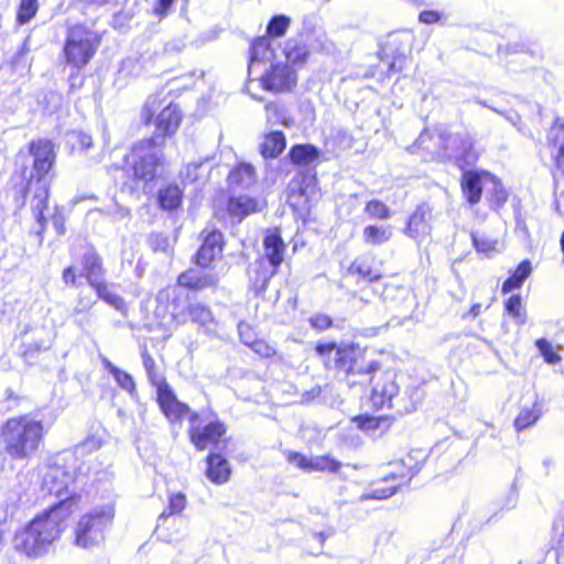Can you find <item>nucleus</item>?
Masks as SVG:
<instances>
[{
    "label": "nucleus",
    "mask_w": 564,
    "mask_h": 564,
    "mask_svg": "<svg viewBox=\"0 0 564 564\" xmlns=\"http://www.w3.org/2000/svg\"><path fill=\"white\" fill-rule=\"evenodd\" d=\"M104 365L108 372L113 377L117 384L124 390L132 399L137 398L138 392L133 377L105 359Z\"/></svg>",
    "instance_id": "31"
},
{
    "label": "nucleus",
    "mask_w": 564,
    "mask_h": 564,
    "mask_svg": "<svg viewBox=\"0 0 564 564\" xmlns=\"http://www.w3.org/2000/svg\"><path fill=\"white\" fill-rule=\"evenodd\" d=\"M286 63L285 59L276 61L261 75L260 82L265 90L288 91L296 85V74Z\"/></svg>",
    "instance_id": "15"
},
{
    "label": "nucleus",
    "mask_w": 564,
    "mask_h": 564,
    "mask_svg": "<svg viewBox=\"0 0 564 564\" xmlns=\"http://www.w3.org/2000/svg\"><path fill=\"white\" fill-rule=\"evenodd\" d=\"M364 210L370 218L378 220H387L392 214L390 208L379 199L367 202Z\"/></svg>",
    "instance_id": "40"
},
{
    "label": "nucleus",
    "mask_w": 564,
    "mask_h": 564,
    "mask_svg": "<svg viewBox=\"0 0 564 564\" xmlns=\"http://www.w3.org/2000/svg\"><path fill=\"white\" fill-rule=\"evenodd\" d=\"M265 109V117L268 122L271 124L282 123L284 126H290L289 119L285 117V110L282 106L274 104V102H268L264 107Z\"/></svg>",
    "instance_id": "44"
},
{
    "label": "nucleus",
    "mask_w": 564,
    "mask_h": 564,
    "mask_svg": "<svg viewBox=\"0 0 564 564\" xmlns=\"http://www.w3.org/2000/svg\"><path fill=\"white\" fill-rule=\"evenodd\" d=\"M288 462L291 464H294L296 467H299L302 470L310 471L311 469V457H307L301 453L297 452H288L286 453Z\"/></svg>",
    "instance_id": "56"
},
{
    "label": "nucleus",
    "mask_w": 564,
    "mask_h": 564,
    "mask_svg": "<svg viewBox=\"0 0 564 564\" xmlns=\"http://www.w3.org/2000/svg\"><path fill=\"white\" fill-rule=\"evenodd\" d=\"M308 322L311 326L317 330L328 329L333 324L332 318L328 315L322 313L311 316Z\"/></svg>",
    "instance_id": "58"
},
{
    "label": "nucleus",
    "mask_w": 564,
    "mask_h": 564,
    "mask_svg": "<svg viewBox=\"0 0 564 564\" xmlns=\"http://www.w3.org/2000/svg\"><path fill=\"white\" fill-rule=\"evenodd\" d=\"M432 208L429 204H420L408 220L405 235L421 240L430 236L432 226Z\"/></svg>",
    "instance_id": "18"
},
{
    "label": "nucleus",
    "mask_w": 564,
    "mask_h": 564,
    "mask_svg": "<svg viewBox=\"0 0 564 564\" xmlns=\"http://www.w3.org/2000/svg\"><path fill=\"white\" fill-rule=\"evenodd\" d=\"M535 346L547 364L555 365L561 361V357L553 349L552 344L545 338L538 339Z\"/></svg>",
    "instance_id": "47"
},
{
    "label": "nucleus",
    "mask_w": 564,
    "mask_h": 564,
    "mask_svg": "<svg viewBox=\"0 0 564 564\" xmlns=\"http://www.w3.org/2000/svg\"><path fill=\"white\" fill-rule=\"evenodd\" d=\"M36 332L39 333V337L35 338L34 343H31L30 346L36 351L48 349L54 338L53 330L47 327H42Z\"/></svg>",
    "instance_id": "50"
},
{
    "label": "nucleus",
    "mask_w": 564,
    "mask_h": 564,
    "mask_svg": "<svg viewBox=\"0 0 564 564\" xmlns=\"http://www.w3.org/2000/svg\"><path fill=\"white\" fill-rule=\"evenodd\" d=\"M161 100L158 95L150 96L141 111V118L145 123H149L154 117L156 110L161 107Z\"/></svg>",
    "instance_id": "52"
},
{
    "label": "nucleus",
    "mask_w": 564,
    "mask_h": 564,
    "mask_svg": "<svg viewBox=\"0 0 564 564\" xmlns=\"http://www.w3.org/2000/svg\"><path fill=\"white\" fill-rule=\"evenodd\" d=\"M30 154L33 156V172L28 183L26 192L32 194L31 208L41 236L46 226L44 210L47 207L50 196V183L47 174L54 165V145L48 140H37L30 143Z\"/></svg>",
    "instance_id": "1"
},
{
    "label": "nucleus",
    "mask_w": 564,
    "mask_h": 564,
    "mask_svg": "<svg viewBox=\"0 0 564 564\" xmlns=\"http://www.w3.org/2000/svg\"><path fill=\"white\" fill-rule=\"evenodd\" d=\"M336 369L345 372L349 387L366 384L372 380V375L380 368L376 360L365 362L359 346L354 344L339 345L335 354Z\"/></svg>",
    "instance_id": "5"
},
{
    "label": "nucleus",
    "mask_w": 564,
    "mask_h": 564,
    "mask_svg": "<svg viewBox=\"0 0 564 564\" xmlns=\"http://www.w3.org/2000/svg\"><path fill=\"white\" fill-rule=\"evenodd\" d=\"M532 267L529 260H523L516 271L503 282L501 291L507 294L516 289H520L527 278L531 274Z\"/></svg>",
    "instance_id": "37"
},
{
    "label": "nucleus",
    "mask_w": 564,
    "mask_h": 564,
    "mask_svg": "<svg viewBox=\"0 0 564 564\" xmlns=\"http://www.w3.org/2000/svg\"><path fill=\"white\" fill-rule=\"evenodd\" d=\"M141 358H142V364H143V367L147 371V376H148V379L149 381L154 386L156 387V391L160 390L161 387L163 386H169L164 378L160 375V372L158 371V368H156V365H155V361L154 359L152 358V356L149 354L148 349L147 348H143L142 351H141Z\"/></svg>",
    "instance_id": "38"
},
{
    "label": "nucleus",
    "mask_w": 564,
    "mask_h": 564,
    "mask_svg": "<svg viewBox=\"0 0 564 564\" xmlns=\"http://www.w3.org/2000/svg\"><path fill=\"white\" fill-rule=\"evenodd\" d=\"M392 238L390 225H368L362 230V241L369 246H380Z\"/></svg>",
    "instance_id": "30"
},
{
    "label": "nucleus",
    "mask_w": 564,
    "mask_h": 564,
    "mask_svg": "<svg viewBox=\"0 0 564 564\" xmlns=\"http://www.w3.org/2000/svg\"><path fill=\"white\" fill-rule=\"evenodd\" d=\"M69 88L68 93L73 94L84 86V76L80 74V69L75 68L68 77Z\"/></svg>",
    "instance_id": "62"
},
{
    "label": "nucleus",
    "mask_w": 564,
    "mask_h": 564,
    "mask_svg": "<svg viewBox=\"0 0 564 564\" xmlns=\"http://www.w3.org/2000/svg\"><path fill=\"white\" fill-rule=\"evenodd\" d=\"M37 12V0H21L18 11V22L28 23Z\"/></svg>",
    "instance_id": "46"
},
{
    "label": "nucleus",
    "mask_w": 564,
    "mask_h": 564,
    "mask_svg": "<svg viewBox=\"0 0 564 564\" xmlns=\"http://www.w3.org/2000/svg\"><path fill=\"white\" fill-rule=\"evenodd\" d=\"M158 403L170 422L181 421L186 413H192L187 404L175 397L170 386H163L156 391Z\"/></svg>",
    "instance_id": "19"
},
{
    "label": "nucleus",
    "mask_w": 564,
    "mask_h": 564,
    "mask_svg": "<svg viewBox=\"0 0 564 564\" xmlns=\"http://www.w3.org/2000/svg\"><path fill=\"white\" fill-rule=\"evenodd\" d=\"M264 257L272 267L271 271L261 272L256 279L254 284L261 290H265L270 279L275 274L278 268L283 262L285 245L276 229L267 232L264 240Z\"/></svg>",
    "instance_id": "14"
},
{
    "label": "nucleus",
    "mask_w": 564,
    "mask_h": 564,
    "mask_svg": "<svg viewBox=\"0 0 564 564\" xmlns=\"http://www.w3.org/2000/svg\"><path fill=\"white\" fill-rule=\"evenodd\" d=\"M356 421L362 430L372 431L379 429L387 420L384 416L360 415Z\"/></svg>",
    "instance_id": "54"
},
{
    "label": "nucleus",
    "mask_w": 564,
    "mask_h": 564,
    "mask_svg": "<svg viewBox=\"0 0 564 564\" xmlns=\"http://www.w3.org/2000/svg\"><path fill=\"white\" fill-rule=\"evenodd\" d=\"M340 466L341 464L338 460L330 458L329 456H316L311 457L310 471L336 473Z\"/></svg>",
    "instance_id": "41"
},
{
    "label": "nucleus",
    "mask_w": 564,
    "mask_h": 564,
    "mask_svg": "<svg viewBox=\"0 0 564 564\" xmlns=\"http://www.w3.org/2000/svg\"><path fill=\"white\" fill-rule=\"evenodd\" d=\"M199 415L196 412L189 415V438L191 442L198 451L206 449L209 445L217 444L219 440L225 435L227 429L226 425L214 420L208 422L205 426L198 424Z\"/></svg>",
    "instance_id": "13"
},
{
    "label": "nucleus",
    "mask_w": 564,
    "mask_h": 564,
    "mask_svg": "<svg viewBox=\"0 0 564 564\" xmlns=\"http://www.w3.org/2000/svg\"><path fill=\"white\" fill-rule=\"evenodd\" d=\"M186 502L185 495L181 492L171 495L167 509L161 513V518L181 513L185 509Z\"/></svg>",
    "instance_id": "48"
},
{
    "label": "nucleus",
    "mask_w": 564,
    "mask_h": 564,
    "mask_svg": "<svg viewBox=\"0 0 564 564\" xmlns=\"http://www.w3.org/2000/svg\"><path fill=\"white\" fill-rule=\"evenodd\" d=\"M486 171H466L462 176V191L464 197L470 205H475L480 200L481 193L486 189L485 184Z\"/></svg>",
    "instance_id": "22"
},
{
    "label": "nucleus",
    "mask_w": 564,
    "mask_h": 564,
    "mask_svg": "<svg viewBox=\"0 0 564 564\" xmlns=\"http://www.w3.org/2000/svg\"><path fill=\"white\" fill-rule=\"evenodd\" d=\"M238 333H239L240 340L246 346L250 347L257 339L253 328L245 322H240L238 324Z\"/></svg>",
    "instance_id": "57"
},
{
    "label": "nucleus",
    "mask_w": 564,
    "mask_h": 564,
    "mask_svg": "<svg viewBox=\"0 0 564 564\" xmlns=\"http://www.w3.org/2000/svg\"><path fill=\"white\" fill-rule=\"evenodd\" d=\"M486 192L490 195L491 205L495 208L502 206L508 198V193L502 186L500 180L495 175L485 174Z\"/></svg>",
    "instance_id": "36"
},
{
    "label": "nucleus",
    "mask_w": 564,
    "mask_h": 564,
    "mask_svg": "<svg viewBox=\"0 0 564 564\" xmlns=\"http://www.w3.org/2000/svg\"><path fill=\"white\" fill-rule=\"evenodd\" d=\"M206 477L216 485L226 484L230 479L231 468L229 462L218 453H210L207 458Z\"/></svg>",
    "instance_id": "26"
},
{
    "label": "nucleus",
    "mask_w": 564,
    "mask_h": 564,
    "mask_svg": "<svg viewBox=\"0 0 564 564\" xmlns=\"http://www.w3.org/2000/svg\"><path fill=\"white\" fill-rule=\"evenodd\" d=\"M217 282L218 276L215 273L202 269H188L181 273L177 279L181 286L195 291L215 286Z\"/></svg>",
    "instance_id": "23"
},
{
    "label": "nucleus",
    "mask_w": 564,
    "mask_h": 564,
    "mask_svg": "<svg viewBox=\"0 0 564 564\" xmlns=\"http://www.w3.org/2000/svg\"><path fill=\"white\" fill-rule=\"evenodd\" d=\"M473 243L478 252L488 253L496 249L497 241L478 232L473 234Z\"/></svg>",
    "instance_id": "53"
},
{
    "label": "nucleus",
    "mask_w": 564,
    "mask_h": 564,
    "mask_svg": "<svg viewBox=\"0 0 564 564\" xmlns=\"http://www.w3.org/2000/svg\"><path fill=\"white\" fill-rule=\"evenodd\" d=\"M223 251V234L219 230H212L204 238L203 243L196 252V262L202 268H207Z\"/></svg>",
    "instance_id": "21"
},
{
    "label": "nucleus",
    "mask_w": 564,
    "mask_h": 564,
    "mask_svg": "<svg viewBox=\"0 0 564 564\" xmlns=\"http://www.w3.org/2000/svg\"><path fill=\"white\" fill-rule=\"evenodd\" d=\"M258 202L248 196L231 197L228 203V212L240 221L250 213L257 210Z\"/></svg>",
    "instance_id": "35"
},
{
    "label": "nucleus",
    "mask_w": 564,
    "mask_h": 564,
    "mask_svg": "<svg viewBox=\"0 0 564 564\" xmlns=\"http://www.w3.org/2000/svg\"><path fill=\"white\" fill-rule=\"evenodd\" d=\"M303 37H254L250 45L249 73L251 74L258 64L270 62L271 64L283 57L293 64L302 63L308 55Z\"/></svg>",
    "instance_id": "4"
},
{
    "label": "nucleus",
    "mask_w": 564,
    "mask_h": 564,
    "mask_svg": "<svg viewBox=\"0 0 564 564\" xmlns=\"http://www.w3.org/2000/svg\"><path fill=\"white\" fill-rule=\"evenodd\" d=\"M96 293L98 299L106 302L108 305L112 306L120 313H126L127 305L122 296L116 293L115 284L108 283L105 280L96 283L91 286Z\"/></svg>",
    "instance_id": "29"
},
{
    "label": "nucleus",
    "mask_w": 564,
    "mask_h": 564,
    "mask_svg": "<svg viewBox=\"0 0 564 564\" xmlns=\"http://www.w3.org/2000/svg\"><path fill=\"white\" fill-rule=\"evenodd\" d=\"M291 24V19L284 14L274 15L267 26L265 35H283Z\"/></svg>",
    "instance_id": "45"
},
{
    "label": "nucleus",
    "mask_w": 564,
    "mask_h": 564,
    "mask_svg": "<svg viewBox=\"0 0 564 564\" xmlns=\"http://www.w3.org/2000/svg\"><path fill=\"white\" fill-rule=\"evenodd\" d=\"M72 513L73 510L67 509V505L64 501L52 505L30 521L33 530L48 552L61 538L62 532L67 525L66 521Z\"/></svg>",
    "instance_id": "10"
},
{
    "label": "nucleus",
    "mask_w": 564,
    "mask_h": 564,
    "mask_svg": "<svg viewBox=\"0 0 564 564\" xmlns=\"http://www.w3.org/2000/svg\"><path fill=\"white\" fill-rule=\"evenodd\" d=\"M182 121L181 110L176 105L170 102L158 116L156 128L153 137H159L160 145L164 144V139L176 132Z\"/></svg>",
    "instance_id": "20"
},
{
    "label": "nucleus",
    "mask_w": 564,
    "mask_h": 564,
    "mask_svg": "<svg viewBox=\"0 0 564 564\" xmlns=\"http://www.w3.org/2000/svg\"><path fill=\"white\" fill-rule=\"evenodd\" d=\"M101 444L102 442L99 437L88 436L83 443L78 444L75 449L70 452L75 454L76 458L78 459V456H83L100 448Z\"/></svg>",
    "instance_id": "51"
},
{
    "label": "nucleus",
    "mask_w": 564,
    "mask_h": 564,
    "mask_svg": "<svg viewBox=\"0 0 564 564\" xmlns=\"http://www.w3.org/2000/svg\"><path fill=\"white\" fill-rule=\"evenodd\" d=\"M13 545L17 552L29 558H39L48 553L30 522L21 530L17 531Z\"/></svg>",
    "instance_id": "17"
},
{
    "label": "nucleus",
    "mask_w": 564,
    "mask_h": 564,
    "mask_svg": "<svg viewBox=\"0 0 564 564\" xmlns=\"http://www.w3.org/2000/svg\"><path fill=\"white\" fill-rule=\"evenodd\" d=\"M286 142L283 132L272 131L264 137L260 151L263 158H276L285 149Z\"/></svg>",
    "instance_id": "32"
},
{
    "label": "nucleus",
    "mask_w": 564,
    "mask_h": 564,
    "mask_svg": "<svg viewBox=\"0 0 564 564\" xmlns=\"http://www.w3.org/2000/svg\"><path fill=\"white\" fill-rule=\"evenodd\" d=\"M80 476V466L77 464L75 454L65 451L57 454L53 463L43 473L42 491L48 496H55L57 503L65 501L67 509L74 511L76 495L75 482Z\"/></svg>",
    "instance_id": "2"
},
{
    "label": "nucleus",
    "mask_w": 564,
    "mask_h": 564,
    "mask_svg": "<svg viewBox=\"0 0 564 564\" xmlns=\"http://www.w3.org/2000/svg\"><path fill=\"white\" fill-rule=\"evenodd\" d=\"M115 507L107 503L84 514L75 529V543L83 549L97 545L104 539V531L112 523Z\"/></svg>",
    "instance_id": "6"
},
{
    "label": "nucleus",
    "mask_w": 564,
    "mask_h": 564,
    "mask_svg": "<svg viewBox=\"0 0 564 564\" xmlns=\"http://www.w3.org/2000/svg\"><path fill=\"white\" fill-rule=\"evenodd\" d=\"M4 452L12 459H26L36 453L44 436L41 421L28 415L9 419L0 433Z\"/></svg>",
    "instance_id": "3"
},
{
    "label": "nucleus",
    "mask_w": 564,
    "mask_h": 564,
    "mask_svg": "<svg viewBox=\"0 0 564 564\" xmlns=\"http://www.w3.org/2000/svg\"><path fill=\"white\" fill-rule=\"evenodd\" d=\"M53 227L58 236L65 234V218L58 208L55 209L54 215L52 216Z\"/></svg>",
    "instance_id": "63"
},
{
    "label": "nucleus",
    "mask_w": 564,
    "mask_h": 564,
    "mask_svg": "<svg viewBox=\"0 0 564 564\" xmlns=\"http://www.w3.org/2000/svg\"><path fill=\"white\" fill-rule=\"evenodd\" d=\"M289 156L293 164L307 165L318 159L319 150L312 144H296L291 148Z\"/></svg>",
    "instance_id": "34"
},
{
    "label": "nucleus",
    "mask_w": 564,
    "mask_h": 564,
    "mask_svg": "<svg viewBox=\"0 0 564 564\" xmlns=\"http://www.w3.org/2000/svg\"><path fill=\"white\" fill-rule=\"evenodd\" d=\"M83 270L80 276H85L90 286L104 280L105 270L101 258L94 251H88L83 257Z\"/></svg>",
    "instance_id": "27"
},
{
    "label": "nucleus",
    "mask_w": 564,
    "mask_h": 564,
    "mask_svg": "<svg viewBox=\"0 0 564 564\" xmlns=\"http://www.w3.org/2000/svg\"><path fill=\"white\" fill-rule=\"evenodd\" d=\"M187 312L191 321L197 324L206 335L213 337L217 336L218 322L208 306L200 303H193L188 305Z\"/></svg>",
    "instance_id": "25"
},
{
    "label": "nucleus",
    "mask_w": 564,
    "mask_h": 564,
    "mask_svg": "<svg viewBox=\"0 0 564 564\" xmlns=\"http://www.w3.org/2000/svg\"><path fill=\"white\" fill-rule=\"evenodd\" d=\"M370 402L377 410L388 408L398 414L411 413L416 409V400L405 392L399 394V386L395 383V376L391 372L383 373L372 388Z\"/></svg>",
    "instance_id": "7"
},
{
    "label": "nucleus",
    "mask_w": 564,
    "mask_h": 564,
    "mask_svg": "<svg viewBox=\"0 0 564 564\" xmlns=\"http://www.w3.org/2000/svg\"><path fill=\"white\" fill-rule=\"evenodd\" d=\"M556 167L564 174V121L556 120L549 133Z\"/></svg>",
    "instance_id": "28"
},
{
    "label": "nucleus",
    "mask_w": 564,
    "mask_h": 564,
    "mask_svg": "<svg viewBox=\"0 0 564 564\" xmlns=\"http://www.w3.org/2000/svg\"><path fill=\"white\" fill-rule=\"evenodd\" d=\"M183 192L177 185L169 184L158 192V202L164 210H174L180 207Z\"/></svg>",
    "instance_id": "33"
},
{
    "label": "nucleus",
    "mask_w": 564,
    "mask_h": 564,
    "mask_svg": "<svg viewBox=\"0 0 564 564\" xmlns=\"http://www.w3.org/2000/svg\"><path fill=\"white\" fill-rule=\"evenodd\" d=\"M505 310L507 314L513 319L517 325H524L527 322V312L522 306V299L520 295H511L506 304Z\"/></svg>",
    "instance_id": "39"
},
{
    "label": "nucleus",
    "mask_w": 564,
    "mask_h": 564,
    "mask_svg": "<svg viewBox=\"0 0 564 564\" xmlns=\"http://www.w3.org/2000/svg\"><path fill=\"white\" fill-rule=\"evenodd\" d=\"M436 155L441 160L454 161L459 166L474 165L479 156L473 138L468 133L442 131L436 135Z\"/></svg>",
    "instance_id": "8"
},
{
    "label": "nucleus",
    "mask_w": 564,
    "mask_h": 564,
    "mask_svg": "<svg viewBox=\"0 0 564 564\" xmlns=\"http://www.w3.org/2000/svg\"><path fill=\"white\" fill-rule=\"evenodd\" d=\"M539 417L540 411L535 406L522 409L514 420V426L518 431H523L532 426Z\"/></svg>",
    "instance_id": "42"
},
{
    "label": "nucleus",
    "mask_w": 564,
    "mask_h": 564,
    "mask_svg": "<svg viewBox=\"0 0 564 564\" xmlns=\"http://www.w3.org/2000/svg\"><path fill=\"white\" fill-rule=\"evenodd\" d=\"M175 0H158L153 11L156 15H165L172 8Z\"/></svg>",
    "instance_id": "64"
},
{
    "label": "nucleus",
    "mask_w": 564,
    "mask_h": 564,
    "mask_svg": "<svg viewBox=\"0 0 564 564\" xmlns=\"http://www.w3.org/2000/svg\"><path fill=\"white\" fill-rule=\"evenodd\" d=\"M159 137H152L138 142L132 149L133 176L143 182H150L156 176V170L162 163V150Z\"/></svg>",
    "instance_id": "12"
},
{
    "label": "nucleus",
    "mask_w": 564,
    "mask_h": 564,
    "mask_svg": "<svg viewBox=\"0 0 564 564\" xmlns=\"http://www.w3.org/2000/svg\"><path fill=\"white\" fill-rule=\"evenodd\" d=\"M207 159L205 160V162ZM204 161H193L188 163L185 169L181 172V176L184 178V181L193 183L198 180L199 177V169L203 166Z\"/></svg>",
    "instance_id": "55"
},
{
    "label": "nucleus",
    "mask_w": 564,
    "mask_h": 564,
    "mask_svg": "<svg viewBox=\"0 0 564 564\" xmlns=\"http://www.w3.org/2000/svg\"><path fill=\"white\" fill-rule=\"evenodd\" d=\"M350 270L352 273L358 274L364 280H368L369 282L378 281L381 275L380 273L373 271L371 267L365 261H355Z\"/></svg>",
    "instance_id": "49"
},
{
    "label": "nucleus",
    "mask_w": 564,
    "mask_h": 564,
    "mask_svg": "<svg viewBox=\"0 0 564 564\" xmlns=\"http://www.w3.org/2000/svg\"><path fill=\"white\" fill-rule=\"evenodd\" d=\"M250 348L261 357L268 358L275 354L273 347H271L267 341L261 339H256V341L250 346Z\"/></svg>",
    "instance_id": "59"
},
{
    "label": "nucleus",
    "mask_w": 564,
    "mask_h": 564,
    "mask_svg": "<svg viewBox=\"0 0 564 564\" xmlns=\"http://www.w3.org/2000/svg\"><path fill=\"white\" fill-rule=\"evenodd\" d=\"M96 301L90 296L85 295L83 292L79 293L77 305L74 308L75 314H80L88 312L94 305Z\"/></svg>",
    "instance_id": "60"
},
{
    "label": "nucleus",
    "mask_w": 564,
    "mask_h": 564,
    "mask_svg": "<svg viewBox=\"0 0 564 564\" xmlns=\"http://www.w3.org/2000/svg\"><path fill=\"white\" fill-rule=\"evenodd\" d=\"M100 37H67L64 45L66 62L74 68L80 69L95 55Z\"/></svg>",
    "instance_id": "16"
},
{
    "label": "nucleus",
    "mask_w": 564,
    "mask_h": 564,
    "mask_svg": "<svg viewBox=\"0 0 564 564\" xmlns=\"http://www.w3.org/2000/svg\"><path fill=\"white\" fill-rule=\"evenodd\" d=\"M227 183L232 192L250 189L257 183L256 169L249 163H240L230 171Z\"/></svg>",
    "instance_id": "24"
},
{
    "label": "nucleus",
    "mask_w": 564,
    "mask_h": 564,
    "mask_svg": "<svg viewBox=\"0 0 564 564\" xmlns=\"http://www.w3.org/2000/svg\"><path fill=\"white\" fill-rule=\"evenodd\" d=\"M72 513L73 510L67 509V505L64 501L52 505L30 521L33 530L48 552L61 538L62 532L67 525L66 521Z\"/></svg>",
    "instance_id": "9"
},
{
    "label": "nucleus",
    "mask_w": 564,
    "mask_h": 564,
    "mask_svg": "<svg viewBox=\"0 0 564 564\" xmlns=\"http://www.w3.org/2000/svg\"><path fill=\"white\" fill-rule=\"evenodd\" d=\"M44 100L47 102L44 111L47 113H53L61 106L62 97L57 93L50 91L45 94Z\"/></svg>",
    "instance_id": "61"
},
{
    "label": "nucleus",
    "mask_w": 564,
    "mask_h": 564,
    "mask_svg": "<svg viewBox=\"0 0 564 564\" xmlns=\"http://www.w3.org/2000/svg\"><path fill=\"white\" fill-rule=\"evenodd\" d=\"M553 532V543L557 547V563L564 564V514L555 521Z\"/></svg>",
    "instance_id": "43"
},
{
    "label": "nucleus",
    "mask_w": 564,
    "mask_h": 564,
    "mask_svg": "<svg viewBox=\"0 0 564 564\" xmlns=\"http://www.w3.org/2000/svg\"><path fill=\"white\" fill-rule=\"evenodd\" d=\"M412 459V454H410L406 460L394 463L392 470L386 474L380 481L375 482L370 490L364 492L359 497V501L382 500L393 496L402 485L406 484L420 470L417 464H411Z\"/></svg>",
    "instance_id": "11"
}]
</instances>
